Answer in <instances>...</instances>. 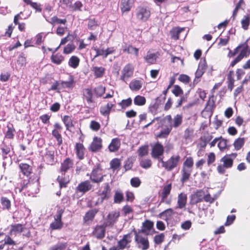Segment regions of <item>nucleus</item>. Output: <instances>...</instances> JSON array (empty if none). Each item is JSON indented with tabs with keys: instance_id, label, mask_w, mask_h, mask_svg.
Instances as JSON below:
<instances>
[{
	"instance_id": "nucleus-1",
	"label": "nucleus",
	"mask_w": 250,
	"mask_h": 250,
	"mask_svg": "<svg viewBox=\"0 0 250 250\" xmlns=\"http://www.w3.org/2000/svg\"><path fill=\"white\" fill-rule=\"evenodd\" d=\"M73 165V161L69 158H66L61 163L60 168L61 175H59L57 178V181L59 183L61 188L66 187L69 182L70 177L68 175H65V172L72 168Z\"/></svg>"
},
{
	"instance_id": "nucleus-2",
	"label": "nucleus",
	"mask_w": 250,
	"mask_h": 250,
	"mask_svg": "<svg viewBox=\"0 0 250 250\" xmlns=\"http://www.w3.org/2000/svg\"><path fill=\"white\" fill-rule=\"evenodd\" d=\"M137 19L141 21L145 22L150 16V11L147 7L139 6L136 9Z\"/></svg>"
},
{
	"instance_id": "nucleus-3",
	"label": "nucleus",
	"mask_w": 250,
	"mask_h": 250,
	"mask_svg": "<svg viewBox=\"0 0 250 250\" xmlns=\"http://www.w3.org/2000/svg\"><path fill=\"white\" fill-rule=\"evenodd\" d=\"M223 164L219 165L217 166V170L220 174H224L226 172L225 169L229 168L233 165V160L229 156H225L220 160Z\"/></svg>"
},
{
	"instance_id": "nucleus-4",
	"label": "nucleus",
	"mask_w": 250,
	"mask_h": 250,
	"mask_svg": "<svg viewBox=\"0 0 250 250\" xmlns=\"http://www.w3.org/2000/svg\"><path fill=\"white\" fill-rule=\"evenodd\" d=\"M133 65L130 63L127 64L121 71L120 79L125 82H126L133 76Z\"/></svg>"
},
{
	"instance_id": "nucleus-5",
	"label": "nucleus",
	"mask_w": 250,
	"mask_h": 250,
	"mask_svg": "<svg viewBox=\"0 0 250 250\" xmlns=\"http://www.w3.org/2000/svg\"><path fill=\"white\" fill-rule=\"evenodd\" d=\"M180 159V157L179 155L171 156L167 161H166L164 168L168 171L172 170L177 167Z\"/></svg>"
},
{
	"instance_id": "nucleus-6",
	"label": "nucleus",
	"mask_w": 250,
	"mask_h": 250,
	"mask_svg": "<svg viewBox=\"0 0 250 250\" xmlns=\"http://www.w3.org/2000/svg\"><path fill=\"white\" fill-rule=\"evenodd\" d=\"M164 153V147L159 142L152 146L151 155L153 158H158L163 156Z\"/></svg>"
},
{
	"instance_id": "nucleus-7",
	"label": "nucleus",
	"mask_w": 250,
	"mask_h": 250,
	"mask_svg": "<svg viewBox=\"0 0 250 250\" xmlns=\"http://www.w3.org/2000/svg\"><path fill=\"white\" fill-rule=\"evenodd\" d=\"M135 239L138 244V248L142 250H146L149 248V242L146 236H143L141 234L136 233Z\"/></svg>"
},
{
	"instance_id": "nucleus-8",
	"label": "nucleus",
	"mask_w": 250,
	"mask_h": 250,
	"mask_svg": "<svg viewBox=\"0 0 250 250\" xmlns=\"http://www.w3.org/2000/svg\"><path fill=\"white\" fill-rule=\"evenodd\" d=\"M102 169L97 167L93 169L90 177L92 182L95 183H99L103 181L104 175L102 174Z\"/></svg>"
},
{
	"instance_id": "nucleus-9",
	"label": "nucleus",
	"mask_w": 250,
	"mask_h": 250,
	"mask_svg": "<svg viewBox=\"0 0 250 250\" xmlns=\"http://www.w3.org/2000/svg\"><path fill=\"white\" fill-rule=\"evenodd\" d=\"M63 211V209L58 211L57 214L55 216L54 221L50 224V228L52 229H59L62 227L63 224L61 219Z\"/></svg>"
},
{
	"instance_id": "nucleus-10",
	"label": "nucleus",
	"mask_w": 250,
	"mask_h": 250,
	"mask_svg": "<svg viewBox=\"0 0 250 250\" xmlns=\"http://www.w3.org/2000/svg\"><path fill=\"white\" fill-rule=\"evenodd\" d=\"M120 216V212L118 211H113L109 213L108 214L106 222L105 223L106 226H113L117 222Z\"/></svg>"
},
{
	"instance_id": "nucleus-11",
	"label": "nucleus",
	"mask_w": 250,
	"mask_h": 250,
	"mask_svg": "<svg viewBox=\"0 0 250 250\" xmlns=\"http://www.w3.org/2000/svg\"><path fill=\"white\" fill-rule=\"evenodd\" d=\"M102 188L103 190L100 193V197L98 199L101 203H103L104 200L108 199L111 194V188L108 183L104 184Z\"/></svg>"
},
{
	"instance_id": "nucleus-12",
	"label": "nucleus",
	"mask_w": 250,
	"mask_h": 250,
	"mask_svg": "<svg viewBox=\"0 0 250 250\" xmlns=\"http://www.w3.org/2000/svg\"><path fill=\"white\" fill-rule=\"evenodd\" d=\"M102 140L101 138L95 137L89 147V149L92 152L99 151L102 147Z\"/></svg>"
},
{
	"instance_id": "nucleus-13",
	"label": "nucleus",
	"mask_w": 250,
	"mask_h": 250,
	"mask_svg": "<svg viewBox=\"0 0 250 250\" xmlns=\"http://www.w3.org/2000/svg\"><path fill=\"white\" fill-rule=\"evenodd\" d=\"M120 146L121 141L120 139L115 138L111 140L108 148L110 152H116L119 150L120 147Z\"/></svg>"
},
{
	"instance_id": "nucleus-14",
	"label": "nucleus",
	"mask_w": 250,
	"mask_h": 250,
	"mask_svg": "<svg viewBox=\"0 0 250 250\" xmlns=\"http://www.w3.org/2000/svg\"><path fill=\"white\" fill-rule=\"evenodd\" d=\"M134 2V0H121L120 6L122 11L125 12L130 11Z\"/></svg>"
},
{
	"instance_id": "nucleus-15",
	"label": "nucleus",
	"mask_w": 250,
	"mask_h": 250,
	"mask_svg": "<svg viewBox=\"0 0 250 250\" xmlns=\"http://www.w3.org/2000/svg\"><path fill=\"white\" fill-rule=\"evenodd\" d=\"M91 188L92 185L90 182L87 180L79 184L77 187V190L81 192L85 193L89 190Z\"/></svg>"
},
{
	"instance_id": "nucleus-16",
	"label": "nucleus",
	"mask_w": 250,
	"mask_h": 250,
	"mask_svg": "<svg viewBox=\"0 0 250 250\" xmlns=\"http://www.w3.org/2000/svg\"><path fill=\"white\" fill-rule=\"evenodd\" d=\"M183 116L182 114H177L174 116L171 123L169 125L171 126V128L173 127L176 128L178 127L183 123Z\"/></svg>"
},
{
	"instance_id": "nucleus-17",
	"label": "nucleus",
	"mask_w": 250,
	"mask_h": 250,
	"mask_svg": "<svg viewBox=\"0 0 250 250\" xmlns=\"http://www.w3.org/2000/svg\"><path fill=\"white\" fill-rule=\"evenodd\" d=\"M130 242L129 234L125 235L123 238L118 242V247L120 250H123Z\"/></svg>"
},
{
	"instance_id": "nucleus-18",
	"label": "nucleus",
	"mask_w": 250,
	"mask_h": 250,
	"mask_svg": "<svg viewBox=\"0 0 250 250\" xmlns=\"http://www.w3.org/2000/svg\"><path fill=\"white\" fill-rule=\"evenodd\" d=\"M105 228L102 226H97L93 232V235L99 239L103 238L105 235Z\"/></svg>"
},
{
	"instance_id": "nucleus-19",
	"label": "nucleus",
	"mask_w": 250,
	"mask_h": 250,
	"mask_svg": "<svg viewBox=\"0 0 250 250\" xmlns=\"http://www.w3.org/2000/svg\"><path fill=\"white\" fill-rule=\"evenodd\" d=\"M153 223L152 222L146 220L143 224V228L140 231L146 235L150 234L151 229L153 228Z\"/></svg>"
},
{
	"instance_id": "nucleus-20",
	"label": "nucleus",
	"mask_w": 250,
	"mask_h": 250,
	"mask_svg": "<svg viewBox=\"0 0 250 250\" xmlns=\"http://www.w3.org/2000/svg\"><path fill=\"white\" fill-rule=\"evenodd\" d=\"M38 183L36 182L35 183H25V190L27 189V191L29 192V194H34V193H37L39 190L38 188Z\"/></svg>"
},
{
	"instance_id": "nucleus-21",
	"label": "nucleus",
	"mask_w": 250,
	"mask_h": 250,
	"mask_svg": "<svg viewBox=\"0 0 250 250\" xmlns=\"http://www.w3.org/2000/svg\"><path fill=\"white\" fill-rule=\"evenodd\" d=\"M76 153L78 158L82 160L84 158V147L81 143H76L75 147Z\"/></svg>"
},
{
	"instance_id": "nucleus-22",
	"label": "nucleus",
	"mask_w": 250,
	"mask_h": 250,
	"mask_svg": "<svg viewBox=\"0 0 250 250\" xmlns=\"http://www.w3.org/2000/svg\"><path fill=\"white\" fill-rule=\"evenodd\" d=\"M192 169L182 167L181 170L182 178L181 179V182L183 184L186 182L189 179Z\"/></svg>"
},
{
	"instance_id": "nucleus-23",
	"label": "nucleus",
	"mask_w": 250,
	"mask_h": 250,
	"mask_svg": "<svg viewBox=\"0 0 250 250\" xmlns=\"http://www.w3.org/2000/svg\"><path fill=\"white\" fill-rule=\"evenodd\" d=\"M187 196L186 194L181 193L179 194L178 197V206L176 208H184L187 203Z\"/></svg>"
},
{
	"instance_id": "nucleus-24",
	"label": "nucleus",
	"mask_w": 250,
	"mask_h": 250,
	"mask_svg": "<svg viewBox=\"0 0 250 250\" xmlns=\"http://www.w3.org/2000/svg\"><path fill=\"white\" fill-rule=\"evenodd\" d=\"M74 81L73 77L71 75L69 76L68 81H61L60 86L62 88H70L74 86Z\"/></svg>"
},
{
	"instance_id": "nucleus-25",
	"label": "nucleus",
	"mask_w": 250,
	"mask_h": 250,
	"mask_svg": "<svg viewBox=\"0 0 250 250\" xmlns=\"http://www.w3.org/2000/svg\"><path fill=\"white\" fill-rule=\"evenodd\" d=\"M142 85V81L134 80L130 82L129 84V88L132 91H137L141 88Z\"/></svg>"
},
{
	"instance_id": "nucleus-26",
	"label": "nucleus",
	"mask_w": 250,
	"mask_h": 250,
	"mask_svg": "<svg viewBox=\"0 0 250 250\" xmlns=\"http://www.w3.org/2000/svg\"><path fill=\"white\" fill-rule=\"evenodd\" d=\"M44 157L47 163L48 164L52 165L54 162V150L53 149H46Z\"/></svg>"
},
{
	"instance_id": "nucleus-27",
	"label": "nucleus",
	"mask_w": 250,
	"mask_h": 250,
	"mask_svg": "<svg viewBox=\"0 0 250 250\" xmlns=\"http://www.w3.org/2000/svg\"><path fill=\"white\" fill-rule=\"evenodd\" d=\"M171 188V184H167L164 187L161 194L162 201H164L167 197L168 195L170 193Z\"/></svg>"
},
{
	"instance_id": "nucleus-28",
	"label": "nucleus",
	"mask_w": 250,
	"mask_h": 250,
	"mask_svg": "<svg viewBox=\"0 0 250 250\" xmlns=\"http://www.w3.org/2000/svg\"><path fill=\"white\" fill-rule=\"evenodd\" d=\"M24 229L23 226L21 224H16L11 226L10 230L11 234L16 235L17 233H20Z\"/></svg>"
},
{
	"instance_id": "nucleus-29",
	"label": "nucleus",
	"mask_w": 250,
	"mask_h": 250,
	"mask_svg": "<svg viewBox=\"0 0 250 250\" xmlns=\"http://www.w3.org/2000/svg\"><path fill=\"white\" fill-rule=\"evenodd\" d=\"M98 211L99 210L98 209L94 208L87 211L83 218L84 222L93 220Z\"/></svg>"
},
{
	"instance_id": "nucleus-30",
	"label": "nucleus",
	"mask_w": 250,
	"mask_h": 250,
	"mask_svg": "<svg viewBox=\"0 0 250 250\" xmlns=\"http://www.w3.org/2000/svg\"><path fill=\"white\" fill-rule=\"evenodd\" d=\"M92 71L94 73L96 78H101L105 73V68L102 66H95L93 67Z\"/></svg>"
},
{
	"instance_id": "nucleus-31",
	"label": "nucleus",
	"mask_w": 250,
	"mask_h": 250,
	"mask_svg": "<svg viewBox=\"0 0 250 250\" xmlns=\"http://www.w3.org/2000/svg\"><path fill=\"white\" fill-rule=\"evenodd\" d=\"M21 171L24 175L28 176L31 172L32 167L27 164L21 163L19 165Z\"/></svg>"
},
{
	"instance_id": "nucleus-32",
	"label": "nucleus",
	"mask_w": 250,
	"mask_h": 250,
	"mask_svg": "<svg viewBox=\"0 0 250 250\" xmlns=\"http://www.w3.org/2000/svg\"><path fill=\"white\" fill-rule=\"evenodd\" d=\"M171 130V126L169 125L166 128H163L160 132L156 135V137L160 138H166L168 136Z\"/></svg>"
},
{
	"instance_id": "nucleus-33",
	"label": "nucleus",
	"mask_w": 250,
	"mask_h": 250,
	"mask_svg": "<svg viewBox=\"0 0 250 250\" xmlns=\"http://www.w3.org/2000/svg\"><path fill=\"white\" fill-rule=\"evenodd\" d=\"M64 57L59 53L52 55L51 57V61L57 65L60 64L64 61Z\"/></svg>"
},
{
	"instance_id": "nucleus-34",
	"label": "nucleus",
	"mask_w": 250,
	"mask_h": 250,
	"mask_svg": "<svg viewBox=\"0 0 250 250\" xmlns=\"http://www.w3.org/2000/svg\"><path fill=\"white\" fill-rule=\"evenodd\" d=\"M79 63L80 59L76 56H72L68 61V65L73 68H76L79 66Z\"/></svg>"
},
{
	"instance_id": "nucleus-35",
	"label": "nucleus",
	"mask_w": 250,
	"mask_h": 250,
	"mask_svg": "<svg viewBox=\"0 0 250 250\" xmlns=\"http://www.w3.org/2000/svg\"><path fill=\"white\" fill-rule=\"evenodd\" d=\"M83 96L88 104H90L93 102V101L92 100L93 93L90 89H85L83 93Z\"/></svg>"
},
{
	"instance_id": "nucleus-36",
	"label": "nucleus",
	"mask_w": 250,
	"mask_h": 250,
	"mask_svg": "<svg viewBox=\"0 0 250 250\" xmlns=\"http://www.w3.org/2000/svg\"><path fill=\"white\" fill-rule=\"evenodd\" d=\"M248 48L249 47L248 45H245L240 54L235 59V60H236L238 62L240 61L245 56H247V55L249 54L250 51L248 50Z\"/></svg>"
},
{
	"instance_id": "nucleus-37",
	"label": "nucleus",
	"mask_w": 250,
	"mask_h": 250,
	"mask_svg": "<svg viewBox=\"0 0 250 250\" xmlns=\"http://www.w3.org/2000/svg\"><path fill=\"white\" fill-rule=\"evenodd\" d=\"M140 166L144 169H148L152 166V161L149 159H142L140 162Z\"/></svg>"
},
{
	"instance_id": "nucleus-38",
	"label": "nucleus",
	"mask_w": 250,
	"mask_h": 250,
	"mask_svg": "<svg viewBox=\"0 0 250 250\" xmlns=\"http://www.w3.org/2000/svg\"><path fill=\"white\" fill-rule=\"evenodd\" d=\"M245 142V139L244 138H239L235 140L233 143V146L235 149L236 150L240 149L241 147L244 146Z\"/></svg>"
},
{
	"instance_id": "nucleus-39",
	"label": "nucleus",
	"mask_w": 250,
	"mask_h": 250,
	"mask_svg": "<svg viewBox=\"0 0 250 250\" xmlns=\"http://www.w3.org/2000/svg\"><path fill=\"white\" fill-rule=\"evenodd\" d=\"M184 30L183 28H174L170 31V34L171 38L175 40H177L179 38V34L180 33Z\"/></svg>"
},
{
	"instance_id": "nucleus-40",
	"label": "nucleus",
	"mask_w": 250,
	"mask_h": 250,
	"mask_svg": "<svg viewBox=\"0 0 250 250\" xmlns=\"http://www.w3.org/2000/svg\"><path fill=\"white\" fill-rule=\"evenodd\" d=\"M123 51L129 54L134 53L136 56L138 55L139 50L132 45H128L124 47Z\"/></svg>"
},
{
	"instance_id": "nucleus-41",
	"label": "nucleus",
	"mask_w": 250,
	"mask_h": 250,
	"mask_svg": "<svg viewBox=\"0 0 250 250\" xmlns=\"http://www.w3.org/2000/svg\"><path fill=\"white\" fill-rule=\"evenodd\" d=\"M206 192L203 190H199L196 191L194 194L196 203L201 202L204 200Z\"/></svg>"
},
{
	"instance_id": "nucleus-42",
	"label": "nucleus",
	"mask_w": 250,
	"mask_h": 250,
	"mask_svg": "<svg viewBox=\"0 0 250 250\" xmlns=\"http://www.w3.org/2000/svg\"><path fill=\"white\" fill-rule=\"evenodd\" d=\"M83 6V5L80 1H77L73 4L71 3V5H70L69 8L70 9V11H82Z\"/></svg>"
},
{
	"instance_id": "nucleus-43",
	"label": "nucleus",
	"mask_w": 250,
	"mask_h": 250,
	"mask_svg": "<svg viewBox=\"0 0 250 250\" xmlns=\"http://www.w3.org/2000/svg\"><path fill=\"white\" fill-rule=\"evenodd\" d=\"M124 200V195L120 191H116L114 196V202L116 204L121 203Z\"/></svg>"
},
{
	"instance_id": "nucleus-44",
	"label": "nucleus",
	"mask_w": 250,
	"mask_h": 250,
	"mask_svg": "<svg viewBox=\"0 0 250 250\" xmlns=\"http://www.w3.org/2000/svg\"><path fill=\"white\" fill-rule=\"evenodd\" d=\"M1 204L4 209L9 210L11 208V201L7 198L2 197L1 198Z\"/></svg>"
},
{
	"instance_id": "nucleus-45",
	"label": "nucleus",
	"mask_w": 250,
	"mask_h": 250,
	"mask_svg": "<svg viewBox=\"0 0 250 250\" xmlns=\"http://www.w3.org/2000/svg\"><path fill=\"white\" fill-rule=\"evenodd\" d=\"M145 60L149 64L154 63L156 60V55L154 53L148 52L146 56L145 57Z\"/></svg>"
},
{
	"instance_id": "nucleus-46",
	"label": "nucleus",
	"mask_w": 250,
	"mask_h": 250,
	"mask_svg": "<svg viewBox=\"0 0 250 250\" xmlns=\"http://www.w3.org/2000/svg\"><path fill=\"white\" fill-rule=\"evenodd\" d=\"M146 100L144 96L138 95L134 99V103L135 105L142 106L146 104Z\"/></svg>"
},
{
	"instance_id": "nucleus-47",
	"label": "nucleus",
	"mask_w": 250,
	"mask_h": 250,
	"mask_svg": "<svg viewBox=\"0 0 250 250\" xmlns=\"http://www.w3.org/2000/svg\"><path fill=\"white\" fill-rule=\"evenodd\" d=\"M105 88L102 85H99L94 89V92L97 97H102L105 93Z\"/></svg>"
},
{
	"instance_id": "nucleus-48",
	"label": "nucleus",
	"mask_w": 250,
	"mask_h": 250,
	"mask_svg": "<svg viewBox=\"0 0 250 250\" xmlns=\"http://www.w3.org/2000/svg\"><path fill=\"white\" fill-rule=\"evenodd\" d=\"M194 162L193 159L191 157H188L186 158L184 162L183 167L192 169Z\"/></svg>"
},
{
	"instance_id": "nucleus-49",
	"label": "nucleus",
	"mask_w": 250,
	"mask_h": 250,
	"mask_svg": "<svg viewBox=\"0 0 250 250\" xmlns=\"http://www.w3.org/2000/svg\"><path fill=\"white\" fill-rule=\"evenodd\" d=\"M48 22L52 24L57 23L62 24L64 25L66 23L67 21L66 19H59L57 16H54L51 18L50 21H48Z\"/></svg>"
},
{
	"instance_id": "nucleus-50",
	"label": "nucleus",
	"mask_w": 250,
	"mask_h": 250,
	"mask_svg": "<svg viewBox=\"0 0 250 250\" xmlns=\"http://www.w3.org/2000/svg\"><path fill=\"white\" fill-rule=\"evenodd\" d=\"M110 167L114 170H119L121 165L119 159L115 158L110 162Z\"/></svg>"
},
{
	"instance_id": "nucleus-51",
	"label": "nucleus",
	"mask_w": 250,
	"mask_h": 250,
	"mask_svg": "<svg viewBox=\"0 0 250 250\" xmlns=\"http://www.w3.org/2000/svg\"><path fill=\"white\" fill-rule=\"evenodd\" d=\"M63 122L66 126L67 130H69L70 127L73 126L72 119L69 116H64L63 118Z\"/></svg>"
},
{
	"instance_id": "nucleus-52",
	"label": "nucleus",
	"mask_w": 250,
	"mask_h": 250,
	"mask_svg": "<svg viewBox=\"0 0 250 250\" xmlns=\"http://www.w3.org/2000/svg\"><path fill=\"white\" fill-rule=\"evenodd\" d=\"M137 152L140 157L146 156L148 154V146H142L139 147Z\"/></svg>"
},
{
	"instance_id": "nucleus-53",
	"label": "nucleus",
	"mask_w": 250,
	"mask_h": 250,
	"mask_svg": "<svg viewBox=\"0 0 250 250\" xmlns=\"http://www.w3.org/2000/svg\"><path fill=\"white\" fill-rule=\"evenodd\" d=\"M250 17L249 16H245L241 21L242 27L244 30H247L250 24Z\"/></svg>"
},
{
	"instance_id": "nucleus-54",
	"label": "nucleus",
	"mask_w": 250,
	"mask_h": 250,
	"mask_svg": "<svg viewBox=\"0 0 250 250\" xmlns=\"http://www.w3.org/2000/svg\"><path fill=\"white\" fill-rule=\"evenodd\" d=\"M131 104L132 99L130 98H129L125 100H123L120 103H119V105H120L123 109H125L130 106Z\"/></svg>"
},
{
	"instance_id": "nucleus-55",
	"label": "nucleus",
	"mask_w": 250,
	"mask_h": 250,
	"mask_svg": "<svg viewBox=\"0 0 250 250\" xmlns=\"http://www.w3.org/2000/svg\"><path fill=\"white\" fill-rule=\"evenodd\" d=\"M227 146V140L223 138H219V142L218 143V146L221 151L225 149Z\"/></svg>"
},
{
	"instance_id": "nucleus-56",
	"label": "nucleus",
	"mask_w": 250,
	"mask_h": 250,
	"mask_svg": "<svg viewBox=\"0 0 250 250\" xmlns=\"http://www.w3.org/2000/svg\"><path fill=\"white\" fill-rule=\"evenodd\" d=\"M75 46L73 43H68L63 49V53L68 54L74 50Z\"/></svg>"
},
{
	"instance_id": "nucleus-57",
	"label": "nucleus",
	"mask_w": 250,
	"mask_h": 250,
	"mask_svg": "<svg viewBox=\"0 0 250 250\" xmlns=\"http://www.w3.org/2000/svg\"><path fill=\"white\" fill-rule=\"evenodd\" d=\"M97 26V22L94 19H90L89 20L88 22V28L89 29L91 30H95Z\"/></svg>"
},
{
	"instance_id": "nucleus-58",
	"label": "nucleus",
	"mask_w": 250,
	"mask_h": 250,
	"mask_svg": "<svg viewBox=\"0 0 250 250\" xmlns=\"http://www.w3.org/2000/svg\"><path fill=\"white\" fill-rule=\"evenodd\" d=\"M15 131L13 125H8L7 130L6 132L5 137L9 139H12L14 136L13 132Z\"/></svg>"
},
{
	"instance_id": "nucleus-59",
	"label": "nucleus",
	"mask_w": 250,
	"mask_h": 250,
	"mask_svg": "<svg viewBox=\"0 0 250 250\" xmlns=\"http://www.w3.org/2000/svg\"><path fill=\"white\" fill-rule=\"evenodd\" d=\"M204 73L202 70H200V69H197L195 74V78L193 81L194 84H197L199 82L200 78L202 77Z\"/></svg>"
},
{
	"instance_id": "nucleus-60",
	"label": "nucleus",
	"mask_w": 250,
	"mask_h": 250,
	"mask_svg": "<svg viewBox=\"0 0 250 250\" xmlns=\"http://www.w3.org/2000/svg\"><path fill=\"white\" fill-rule=\"evenodd\" d=\"M217 197L214 196V197H211L210 194L208 192V191H206V192L205 195L204 200L206 202L211 204L214 202V201L216 199Z\"/></svg>"
},
{
	"instance_id": "nucleus-61",
	"label": "nucleus",
	"mask_w": 250,
	"mask_h": 250,
	"mask_svg": "<svg viewBox=\"0 0 250 250\" xmlns=\"http://www.w3.org/2000/svg\"><path fill=\"white\" fill-rule=\"evenodd\" d=\"M52 135L57 140L59 145L62 143L61 135L56 129L52 131Z\"/></svg>"
},
{
	"instance_id": "nucleus-62",
	"label": "nucleus",
	"mask_w": 250,
	"mask_h": 250,
	"mask_svg": "<svg viewBox=\"0 0 250 250\" xmlns=\"http://www.w3.org/2000/svg\"><path fill=\"white\" fill-rule=\"evenodd\" d=\"M141 183V180L138 177H134L130 180L131 185L135 188L139 187Z\"/></svg>"
},
{
	"instance_id": "nucleus-63",
	"label": "nucleus",
	"mask_w": 250,
	"mask_h": 250,
	"mask_svg": "<svg viewBox=\"0 0 250 250\" xmlns=\"http://www.w3.org/2000/svg\"><path fill=\"white\" fill-rule=\"evenodd\" d=\"M1 154L3 156V159H5L7 158L6 155L8 154V153L10 151V148L8 146H4L1 147Z\"/></svg>"
},
{
	"instance_id": "nucleus-64",
	"label": "nucleus",
	"mask_w": 250,
	"mask_h": 250,
	"mask_svg": "<svg viewBox=\"0 0 250 250\" xmlns=\"http://www.w3.org/2000/svg\"><path fill=\"white\" fill-rule=\"evenodd\" d=\"M26 58L24 56L23 54L20 55L17 60V63L20 64L21 66H22L24 65H25L26 62Z\"/></svg>"
}]
</instances>
